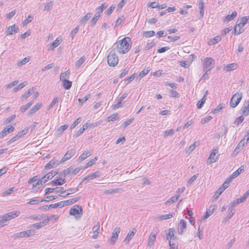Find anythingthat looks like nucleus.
Listing matches in <instances>:
<instances>
[{
    "label": "nucleus",
    "mask_w": 249,
    "mask_h": 249,
    "mask_svg": "<svg viewBox=\"0 0 249 249\" xmlns=\"http://www.w3.org/2000/svg\"><path fill=\"white\" fill-rule=\"evenodd\" d=\"M130 41V38L125 37L116 42L117 52L121 54L127 53L131 48Z\"/></svg>",
    "instance_id": "obj_1"
},
{
    "label": "nucleus",
    "mask_w": 249,
    "mask_h": 249,
    "mask_svg": "<svg viewBox=\"0 0 249 249\" xmlns=\"http://www.w3.org/2000/svg\"><path fill=\"white\" fill-rule=\"evenodd\" d=\"M159 232V230L157 227L153 228L147 239V245L148 246L153 247L154 245V243Z\"/></svg>",
    "instance_id": "obj_2"
},
{
    "label": "nucleus",
    "mask_w": 249,
    "mask_h": 249,
    "mask_svg": "<svg viewBox=\"0 0 249 249\" xmlns=\"http://www.w3.org/2000/svg\"><path fill=\"white\" fill-rule=\"evenodd\" d=\"M69 213L70 215H73L76 218H79L83 213L82 207L79 205H76L70 209Z\"/></svg>",
    "instance_id": "obj_3"
},
{
    "label": "nucleus",
    "mask_w": 249,
    "mask_h": 249,
    "mask_svg": "<svg viewBox=\"0 0 249 249\" xmlns=\"http://www.w3.org/2000/svg\"><path fill=\"white\" fill-rule=\"evenodd\" d=\"M107 63L110 66L114 67L118 64L119 59L116 54L111 51L107 56Z\"/></svg>",
    "instance_id": "obj_4"
},
{
    "label": "nucleus",
    "mask_w": 249,
    "mask_h": 249,
    "mask_svg": "<svg viewBox=\"0 0 249 249\" xmlns=\"http://www.w3.org/2000/svg\"><path fill=\"white\" fill-rule=\"evenodd\" d=\"M242 98V93L241 92H236L231 97L230 101V106L231 107H236L240 103Z\"/></svg>",
    "instance_id": "obj_5"
},
{
    "label": "nucleus",
    "mask_w": 249,
    "mask_h": 249,
    "mask_svg": "<svg viewBox=\"0 0 249 249\" xmlns=\"http://www.w3.org/2000/svg\"><path fill=\"white\" fill-rule=\"evenodd\" d=\"M214 60L211 57H206L204 59L203 66L204 70L210 71L214 67Z\"/></svg>",
    "instance_id": "obj_6"
},
{
    "label": "nucleus",
    "mask_w": 249,
    "mask_h": 249,
    "mask_svg": "<svg viewBox=\"0 0 249 249\" xmlns=\"http://www.w3.org/2000/svg\"><path fill=\"white\" fill-rule=\"evenodd\" d=\"M34 234L35 232L34 231H32L31 230H27L14 234L13 237L15 239L29 237Z\"/></svg>",
    "instance_id": "obj_7"
},
{
    "label": "nucleus",
    "mask_w": 249,
    "mask_h": 249,
    "mask_svg": "<svg viewBox=\"0 0 249 249\" xmlns=\"http://www.w3.org/2000/svg\"><path fill=\"white\" fill-rule=\"evenodd\" d=\"M166 234L165 239L169 241L177 240V236L175 235V230L173 229H168L165 231Z\"/></svg>",
    "instance_id": "obj_8"
},
{
    "label": "nucleus",
    "mask_w": 249,
    "mask_h": 249,
    "mask_svg": "<svg viewBox=\"0 0 249 249\" xmlns=\"http://www.w3.org/2000/svg\"><path fill=\"white\" fill-rule=\"evenodd\" d=\"M76 153V151L74 149H71L68 150L67 153L65 154L64 157L60 160V163H63L65 161L70 160L72 157Z\"/></svg>",
    "instance_id": "obj_9"
},
{
    "label": "nucleus",
    "mask_w": 249,
    "mask_h": 249,
    "mask_svg": "<svg viewBox=\"0 0 249 249\" xmlns=\"http://www.w3.org/2000/svg\"><path fill=\"white\" fill-rule=\"evenodd\" d=\"M55 193H61V194L64 193L66 191L64 190V188L62 187H57L56 188H47L45 190V194H48L53 192Z\"/></svg>",
    "instance_id": "obj_10"
},
{
    "label": "nucleus",
    "mask_w": 249,
    "mask_h": 249,
    "mask_svg": "<svg viewBox=\"0 0 249 249\" xmlns=\"http://www.w3.org/2000/svg\"><path fill=\"white\" fill-rule=\"evenodd\" d=\"M120 232V228L116 227L114 230L112 232V235L110 239V243L111 244L113 245L115 244L116 240L118 239V234Z\"/></svg>",
    "instance_id": "obj_11"
},
{
    "label": "nucleus",
    "mask_w": 249,
    "mask_h": 249,
    "mask_svg": "<svg viewBox=\"0 0 249 249\" xmlns=\"http://www.w3.org/2000/svg\"><path fill=\"white\" fill-rule=\"evenodd\" d=\"M66 182L65 178H62L61 177L58 176L56 179H54L50 182V184L52 186L62 185Z\"/></svg>",
    "instance_id": "obj_12"
},
{
    "label": "nucleus",
    "mask_w": 249,
    "mask_h": 249,
    "mask_svg": "<svg viewBox=\"0 0 249 249\" xmlns=\"http://www.w3.org/2000/svg\"><path fill=\"white\" fill-rule=\"evenodd\" d=\"M186 228V222L181 219L178 225V233L182 234Z\"/></svg>",
    "instance_id": "obj_13"
},
{
    "label": "nucleus",
    "mask_w": 249,
    "mask_h": 249,
    "mask_svg": "<svg viewBox=\"0 0 249 249\" xmlns=\"http://www.w3.org/2000/svg\"><path fill=\"white\" fill-rule=\"evenodd\" d=\"M14 127L10 125H8L0 132V139L2 138L9 133L13 131Z\"/></svg>",
    "instance_id": "obj_14"
},
{
    "label": "nucleus",
    "mask_w": 249,
    "mask_h": 249,
    "mask_svg": "<svg viewBox=\"0 0 249 249\" xmlns=\"http://www.w3.org/2000/svg\"><path fill=\"white\" fill-rule=\"evenodd\" d=\"M18 27H16L15 24H14L7 28L6 31V35L9 36L15 34L18 32Z\"/></svg>",
    "instance_id": "obj_15"
},
{
    "label": "nucleus",
    "mask_w": 249,
    "mask_h": 249,
    "mask_svg": "<svg viewBox=\"0 0 249 249\" xmlns=\"http://www.w3.org/2000/svg\"><path fill=\"white\" fill-rule=\"evenodd\" d=\"M100 225L99 222H97L96 224L94 226V227L92 228V231H93V235H92V238L93 239H97L98 237V235L99 233V230H100Z\"/></svg>",
    "instance_id": "obj_16"
},
{
    "label": "nucleus",
    "mask_w": 249,
    "mask_h": 249,
    "mask_svg": "<svg viewBox=\"0 0 249 249\" xmlns=\"http://www.w3.org/2000/svg\"><path fill=\"white\" fill-rule=\"evenodd\" d=\"M58 172L55 171H52V172L49 173L45 175L44 177H42V179L44 180L43 183H45L48 180L52 179L54 176L57 175Z\"/></svg>",
    "instance_id": "obj_17"
},
{
    "label": "nucleus",
    "mask_w": 249,
    "mask_h": 249,
    "mask_svg": "<svg viewBox=\"0 0 249 249\" xmlns=\"http://www.w3.org/2000/svg\"><path fill=\"white\" fill-rule=\"evenodd\" d=\"M216 207L215 205H211L208 210L206 211V214L203 216L202 219L205 220L207 218H208L210 215H211L215 209Z\"/></svg>",
    "instance_id": "obj_18"
},
{
    "label": "nucleus",
    "mask_w": 249,
    "mask_h": 249,
    "mask_svg": "<svg viewBox=\"0 0 249 249\" xmlns=\"http://www.w3.org/2000/svg\"><path fill=\"white\" fill-rule=\"evenodd\" d=\"M100 174H101L98 171H96L95 172L91 173V174L88 175L86 177H85L83 179V181H84L86 180H92L94 178L99 177L100 176Z\"/></svg>",
    "instance_id": "obj_19"
},
{
    "label": "nucleus",
    "mask_w": 249,
    "mask_h": 249,
    "mask_svg": "<svg viewBox=\"0 0 249 249\" xmlns=\"http://www.w3.org/2000/svg\"><path fill=\"white\" fill-rule=\"evenodd\" d=\"M238 65L236 63H231L224 65L223 70L226 71H230L235 70L237 68Z\"/></svg>",
    "instance_id": "obj_20"
},
{
    "label": "nucleus",
    "mask_w": 249,
    "mask_h": 249,
    "mask_svg": "<svg viewBox=\"0 0 249 249\" xmlns=\"http://www.w3.org/2000/svg\"><path fill=\"white\" fill-rule=\"evenodd\" d=\"M218 150L217 149H215L213 150V151L211 153L210 156L209 157V160H210V163H213L215 162L218 159L217 157H215L216 155L218 153Z\"/></svg>",
    "instance_id": "obj_21"
},
{
    "label": "nucleus",
    "mask_w": 249,
    "mask_h": 249,
    "mask_svg": "<svg viewBox=\"0 0 249 249\" xmlns=\"http://www.w3.org/2000/svg\"><path fill=\"white\" fill-rule=\"evenodd\" d=\"M59 163L57 160L53 159L46 164L45 168V169H50L57 166Z\"/></svg>",
    "instance_id": "obj_22"
},
{
    "label": "nucleus",
    "mask_w": 249,
    "mask_h": 249,
    "mask_svg": "<svg viewBox=\"0 0 249 249\" xmlns=\"http://www.w3.org/2000/svg\"><path fill=\"white\" fill-rule=\"evenodd\" d=\"M136 230L135 229H133V231H130L128 233L126 237L124 240V242L126 244H128L131 239L134 236Z\"/></svg>",
    "instance_id": "obj_23"
},
{
    "label": "nucleus",
    "mask_w": 249,
    "mask_h": 249,
    "mask_svg": "<svg viewBox=\"0 0 249 249\" xmlns=\"http://www.w3.org/2000/svg\"><path fill=\"white\" fill-rule=\"evenodd\" d=\"M91 155V150H87L84 151V152L78 158L79 161H82L85 160L87 158L89 157Z\"/></svg>",
    "instance_id": "obj_24"
},
{
    "label": "nucleus",
    "mask_w": 249,
    "mask_h": 249,
    "mask_svg": "<svg viewBox=\"0 0 249 249\" xmlns=\"http://www.w3.org/2000/svg\"><path fill=\"white\" fill-rule=\"evenodd\" d=\"M245 144H246V142H245L244 140H241L239 142V143L236 146V147H235V149L234 150V153H238L241 150V149L243 148V147L245 146Z\"/></svg>",
    "instance_id": "obj_25"
},
{
    "label": "nucleus",
    "mask_w": 249,
    "mask_h": 249,
    "mask_svg": "<svg viewBox=\"0 0 249 249\" xmlns=\"http://www.w3.org/2000/svg\"><path fill=\"white\" fill-rule=\"evenodd\" d=\"M42 105V103H37L36 106H35L33 108H32L29 110L28 115H30L36 113L41 107Z\"/></svg>",
    "instance_id": "obj_26"
},
{
    "label": "nucleus",
    "mask_w": 249,
    "mask_h": 249,
    "mask_svg": "<svg viewBox=\"0 0 249 249\" xmlns=\"http://www.w3.org/2000/svg\"><path fill=\"white\" fill-rule=\"evenodd\" d=\"M19 214V212L18 211H13L11 212L6 213V216L7 217L8 220L12 219L17 217Z\"/></svg>",
    "instance_id": "obj_27"
},
{
    "label": "nucleus",
    "mask_w": 249,
    "mask_h": 249,
    "mask_svg": "<svg viewBox=\"0 0 249 249\" xmlns=\"http://www.w3.org/2000/svg\"><path fill=\"white\" fill-rule=\"evenodd\" d=\"M47 221L44 219L43 221H41L39 223H35L33 224L31 227H35L37 229H39L45 225H47Z\"/></svg>",
    "instance_id": "obj_28"
},
{
    "label": "nucleus",
    "mask_w": 249,
    "mask_h": 249,
    "mask_svg": "<svg viewBox=\"0 0 249 249\" xmlns=\"http://www.w3.org/2000/svg\"><path fill=\"white\" fill-rule=\"evenodd\" d=\"M244 171V169L242 166L239 167L236 171L234 172L230 176V179H232L236 178L239 174H240Z\"/></svg>",
    "instance_id": "obj_29"
},
{
    "label": "nucleus",
    "mask_w": 249,
    "mask_h": 249,
    "mask_svg": "<svg viewBox=\"0 0 249 249\" xmlns=\"http://www.w3.org/2000/svg\"><path fill=\"white\" fill-rule=\"evenodd\" d=\"M80 198V197H77L68 199L66 201H63L64 206L69 205L73 204V203L76 202Z\"/></svg>",
    "instance_id": "obj_30"
},
{
    "label": "nucleus",
    "mask_w": 249,
    "mask_h": 249,
    "mask_svg": "<svg viewBox=\"0 0 249 249\" xmlns=\"http://www.w3.org/2000/svg\"><path fill=\"white\" fill-rule=\"evenodd\" d=\"M248 103H249L248 106H243L241 108L242 114L245 116L249 115V101H248Z\"/></svg>",
    "instance_id": "obj_31"
},
{
    "label": "nucleus",
    "mask_w": 249,
    "mask_h": 249,
    "mask_svg": "<svg viewBox=\"0 0 249 249\" xmlns=\"http://www.w3.org/2000/svg\"><path fill=\"white\" fill-rule=\"evenodd\" d=\"M70 74V71H69L61 73L60 76V80L61 81L68 80L69 78Z\"/></svg>",
    "instance_id": "obj_32"
},
{
    "label": "nucleus",
    "mask_w": 249,
    "mask_h": 249,
    "mask_svg": "<svg viewBox=\"0 0 249 249\" xmlns=\"http://www.w3.org/2000/svg\"><path fill=\"white\" fill-rule=\"evenodd\" d=\"M72 169V168L71 167H70L67 169L63 170L61 173H60L59 174V176L63 178H65L67 175H69L71 173Z\"/></svg>",
    "instance_id": "obj_33"
},
{
    "label": "nucleus",
    "mask_w": 249,
    "mask_h": 249,
    "mask_svg": "<svg viewBox=\"0 0 249 249\" xmlns=\"http://www.w3.org/2000/svg\"><path fill=\"white\" fill-rule=\"evenodd\" d=\"M106 8V6L105 3L102 4L101 5L99 6L96 9V13L95 15H97L98 17H100V14L103 11V10Z\"/></svg>",
    "instance_id": "obj_34"
},
{
    "label": "nucleus",
    "mask_w": 249,
    "mask_h": 249,
    "mask_svg": "<svg viewBox=\"0 0 249 249\" xmlns=\"http://www.w3.org/2000/svg\"><path fill=\"white\" fill-rule=\"evenodd\" d=\"M34 103V101L32 100L31 102L28 103L24 106H22L20 107V111L21 112H24L25 111H26L28 109H29V107L32 105V104Z\"/></svg>",
    "instance_id": "obj_35"
},
{
    "label": "nucleus",
    "mask_w": 249,
    "mask_h": 249,
    "mask_svg": "<svg viewBox=\"0 0 249 249\" xmlns=\"http://www.w3.org/2000/svg\"><path fill=\"white\" fill-rule=\"evenodd\" d=\"M64 206V202L63 201H61L55 204H52L50 205L49 206L47 205L45 206V207H48V208L49 209L50 208H56L57 207L61 208Z\"/></svg>",
    "instance_id": "obj_36"
},
{
    "label": "nucleus",
    "mask_w": 249,
    "mask_h": 249,
    "mask_svg": "<svg viewBox=\"0 0 249 249\" xmlns=\"http://www.w3.org/2000/svg\"><path fill=\"white\" fill-rule=\"evenodd\" d=\"M43 181H44V180L42 179V178H41V180L37 181L36 183V185H34L33 191H36L37 190V189H39V188H40L42 186L43 184H44Z\"/></svg>",
    "instance_id": "obj_37"
},
{
    "label": "nucleus",
    "mask_w": 249,
    "mask_h": 249,
    "mask_svg": "<svg viewBox=\"0 0 249 249\" xmlns=\"http://www.w3.org/2000/svg\"><path fill=\"white\" fill-rule=\"evenodd\" d=\"M121 190H122V189L121 188H117L115 189H109V190H106L104 191V194L106 195L113 194L118 193Z\"/></svg>",
    "instance_id": "obj_38"
},
{
    "label": "nucleus",
    "mask_w": 249,
    "mask_h": 249,
    "mask_svg": "<svg viewBox=\"0 0 249 249\" xmlns=\"http://www.w3.org/2000/svg\"><path fill=\"white\" fill-rule=\"evenodd\" d=\"M60 44L59 40L56 38L54 40L52 44H50L48 49L53 50L54 48L57 47Z\"/></svg>",
    "instance_id": "obj_39"
},
{
    "label": "nucleus",
    "mask_w": 249,
    "mask_h": 249,
    "mask_svg": "<svg viewBox=\"0 0 249 249\" xmlns=\"http://www.w3.org/2000/svg\"><path fill=\"white\" fill-rule=\"evenodd\" d=\"M62 86L66 89H69L71 87L72 83L71 81L67 80L62 81Z\"/></svg>",
    "instance_id": "obj_40"
},
{
    "label": "nucleus",
    "mask_w": 249,
    "mask_h": 249,
    "mask_svg": "<svg viewBox=\"0 0 249 249\" xmlns=\"http://www.w3.org/2000/svg\"><path fill=\"white\" fill-rule=\"evenodd\" d=\"M91 16V13H88L83 18H82L80 20V23L81 24H84L87 21V20L90 18Z\"/></svg>",
    "instance_id": "obj_41"
},
{
    "label": "nucleus",
    "mask_w": 249,
    "mask_h": 249,
    "mask_svg": "<svg viewBox=\"0 0 249 249\" xmlns=\"http://www.w3.org/2000/svg\"><path fill=\"white\" fill-rule=\"evenodd\" d=\"M178 197L179 195H177L176 196L172 197L165 202V204L167 205L176 202Z\"/></svg>",
    "instance_id": "obj_42"
},
{
    "label": "nucleus",
    "mask_w": 249,
    "mask_h": 249,
    "mask_svg": "<svg viewBox=\"0 0 249 249\" xmlns=\"http://www.w3.org/2000/svg\"><path fill=\"white\" fill-rule=\"evenodd\" d=\"M86 60V58L85 56H82L77 61L75 62V66L77 68H79L84 63V62Z\"/></svg>",
    "instance_id": "obj_43"
},
{
    "label": "nucleus",
    "mask_w": 249,
    "mask_h": 249,
    "mask_svg": "<svg viewBox=\"0 0 249 249\" xmlns=\"http://www.w3.org/2000/svg\"><path fill=\"white\" fill-rule=\"evenodd\" d=\"M21 133H22V132H18L17 135H16V136L13 137L9 141H8V142H7L9 144H11V143L17 141L18 139H19L21 137V136H22Z\"/></svg>",
    "instance_id": "obj_44"
},
{
    "label": "nucleus",
    "mask_w": 249,
    "mask_h": 249,
    "mask_svg": "<svg viewBox=\"0 0 249 249\" xmlns=\"http://www.w3.org/2000/svg\"><path fill=\"white\" fill-rule=\"evenodd\" d=\"M174 213H169L167 214L161 215L158 217L159 220L161 221L163 220H166L171 218L173 217Z\"/></svg>",
    "instance_id": "obj_45"
},
{
    "label": "nucleus",
    "mask_w": 249,
    "mask_h": 249,
    "mask_svg": "<svg viewBox=\"0 0 249 249\" xmlns=\"http://www.w3.org/2000/svg\"><path fill=\"white\" fill-rule=\"evenodd\" d=\"M27 84V82L25 81L19 84L18 86L15 87L13 89L14 92H17L21 89H22L23 87H24Z\"/></svg>",
    "instance_id": "obj_46"
},
{
    "label": "nucleus",
    "mask_w": 249,
    "mask_h": 249,
    "mask_svg": "<svg viewBox=\"0 0 249 249\" xmlns=\"http://www.w3.org/2000/svg\"><path fill=\"white\" fill-rule=\"evenodd\" d=\"M177 240L169 241V244L170 249H178V245Z\"/></svg>",
    "instance_id": "obj_47"
},
{
    "label": "nucleus",
    "mask_w": 249,
    "mask_h": 249,
    "mask_svg": "<svg viewBox=\"0 0 249 249\" xmlns=\"http://www.w3.org/2000/svg\"><path fill=\"white\" fill-rule=\"evenodd\" d=\"M15 191H16V190L14 187L10 188L3 192L2 196H7L10 195L12 193V192H14Z\"/></svg>",
    "instance_id": "obj_48"
},
{
    "label": "nucleus",
    "mask_w": 249,
    "mask_h": 249,
    "mask_svg": "<svg viewBox=\"0 0 249 249\" xmlns=\"http://www.w3.org/2000/svg\"><path fill=\"white\" fill-rule=\"evenodd\" d=\"M248 20V18L246 17H244L242 18H241V20H240L239 22L237 25H239L241 28H242L247 23Z\"/></svg>",
    "instance_id": "obj_49"
},
{
    "label": "nucleus",
    "mask_w": 249,
    "mask_h": 249,
    "mask_svg": "<svg viewBox=\"0 0 249 249\" xmlns=\"http://www.w3.org/2000/svg\"><path fill=\"white\" fill-rule=\"evenodd\" d=\"M58 219V216L57 215L53 214L48 216L47 219H45V220H47L48 223L50 221L53 220L54 221H56Z\"/></svg>",
    "instance_id": "obj_50"
},
{
    "label": "nucleus",
    "mask_w": 249,
    "mask_h": 249,
    "mask_svg": "<svg viewBox=\"0 0 249 249\" xmlns=\"http://www.w3.org/2000/svg\"><path fill=\"white\" fill-rule=\"evenodd\" d=\"M97 159L96 157L95 158L91 159L90 160L85 166L84 167V169L87 168L88 167L92 166V165L94 164L97 160Z\"/></svg>",
    "instance_id": "obj_51"
},
{
    "label": "nucleus",
    "mask_w": 249,
    "mask_h": 249,
    "mask_svg": "<svg viewBox=\"0 0 249 249\" xmlns=\"http://www.w3.org/2000/svg\"><path fill=\"white\" fill-rule=\"evenodd\" d=\"M40 202V200L37 199V197H34L30 199V200L27 202V204L33 205L35 204H38Z\"/></svg>",
    "instance_id": "obj_52"
},
{
    "label": "nucleus",
    "mask_w": 249,
    "mask_h": 249,
    "mask_svg": "<svg viewBox=\"0 0 249 249\" xmlns=\"http://www.w3.org/2000/svg\"><path fill=\"white\" fill-rule=\"evenodd\" d=\"M68 127V125L64 124L60 126L57 129V132L58 134H62L65 130Z\"/></svg>",
    "instance_id": "obj_53"
},
{
    "label": "nucleus",
    "mask_w": 249,
    "mask_h": 249,
    "mask_svg": "<svg viewBox=\"0 0 249 249\" xmlns=\"http://www.w3.org/2000/svg\"><path fill=\"white\" fill-rule=\"evenodd\" d=\"M198 145L199 142H195L193 144H192L189 146L187 152H188L189 153L192 152L196 148V147Z\"/></svg>",
    "instance_id": "obj_54"
},
{
    "label": "nucleus",
    "mask_w": 249,
    "mask_h": 249,
    "mask_svg": "<svg viewBox=\"0 0 249 249\" xmlns=\"http://www.w3.org/2000/svg\"><path fill=\"white\" fill-rule=\"evenodd\" d=\"M221 39V38L220 36H216L211 39L210 44L211 45L215 44L220 41Z\"/></svg>",
    "instance_id": "obj_55"
},
{
    "label": "nucleus",
    "mask_w": 249,
    "mask_h": 249,
    "mask_svg": "<svg viewBox=\"0 0 249 249\" xmlns=\"http://www.w3.org/2000/svg\"><path fill=\"white\" fill-rule=\"evenodd\" d=\"M198 174H196L193 175L188 181L187 184L191 185L198 178Z\"/></svg>",
    "instance_id": "obj_56"
},
{
    "label": "nucleus",
    "mask_w": 249,
    "mask_h": 249,
    "mask_svg": "<svg viewBox=\"0 0 249 249\" xmlns=\"http://www.w3.org/2000/svg\"><path fill=\"white\" fill-rule=\"evenodd\" d=\"M99 18V17H98L97 15H94V16L92 18L89 22L90 25L92 27L94 26L96 23Z\"/></svg>",
    "instance_id": "obj_57"
},
{
    "label": "nucleus",
    "mask_w": 249,
    "mask_h": 249,
    "mask_svg": "<svg viewBox=\"0 0 249 249\" xmlns=\"http://www.w3.org/2000/svg\"><path fill=\"white\" fill-rule=\"evenodd\" d=\"M118 114L117 113H114L111 115L108 116L107 118V121L108 122L114 121L118 119Z\"/></svg>",
    "instance_id": "obj_58"
},
{
    "label": "nucleus",
    "mask_w": 249,
    "mask_h": 249,
    "mask_svg": "<svg viewBox=\"0 0 249 249\" xmlns=\"http://www.w3.org/2000/svg\"><path fill=\"white\" fill-rule=\"evenodd\" d=\"M206 98L205 95L199 101L198 103L197 104V107L198 108H201L203 106L204 103L205 102Z\"/></svg>",
    "instance_id": "obj_59"
},
{
    "label": "nucleus",
    "mask_w": 249,
    "mask_h": 249,
    "mask_svg": "<svg viewBox=\"0 0 249 249\" xmlns=\"http://www.w3.org/2000/svg\"><path fill=\"white\" fill-rule=\"evenodd\" d=\"M1 218V219L0 220V228L3 227L5 225L4 223L9 220L5 214L2 215Z\"/></svg>",
    "instance_id": "obj_60"
},
{
    "label": "nucleus",
    "mask_w": 249,
    "mask_h": 249,
    "mask_svg": "<svg viewBox=\"0 0 249 249\" xmlns=\"http://www.w3.org/2000/svg\"><path fill=\"white\" fill-rule=\"evenodd\" d=\"M237 15V12L236 11H233L232 12L231 15H228L226 16V18L228 21L231 20L233 19Z\"/></svg>",
    "instance_id": "obj_61"
},
{
    "label": "nucleus",
    "mask_w": 249,
    "mask_h": 249,
    "mask_svg": "<svg viewBox=\"0 0 249 249\" xmlns=\"http://www.w3.org/2000/svg\"><path fill=\"white\" fill-rule=\"evenodd\" d=\"M231 179L230 178H228L225 181L224 183L222 184V186L220 188L222 189V191H224L226 188H227L229 186V183L231 181Z\"/></svg>",
    "instance_id": "obj_62"
},
{
    "label": "nucleus",
    "mask_w": 249,
    "mask_h": 249,
    "mask_svg": "<svg viewBox=\"0 0 249 249\" xmlns=\"http://www.w3.org/2000/svg\"><path fill=\"white\" fill-rule=\"evenodd\" d=\"M228 211L229 212V213L228 214V218H231L235 213V209L233 208L232 207L229 206Z\"/></svg>",
    "instance_id": "obj_63"
},
{
    "label": "nucleus",
    "mask_w": 249,
    "mask_h": 249,
    "mask_svg": "<svg viewBox=\"0 0 249 249\" xmlns=\"http://www.w3.org/2000/svg\"><path fill=\"white\" fill-rule=\"evenodd\" d=\"M155 33L154 31H149L144 32L143 33V36L145 37H150L151 36H153L155 35Z\"/></svg>",
    "instance_id": "obj_64"
}]
</instances>
